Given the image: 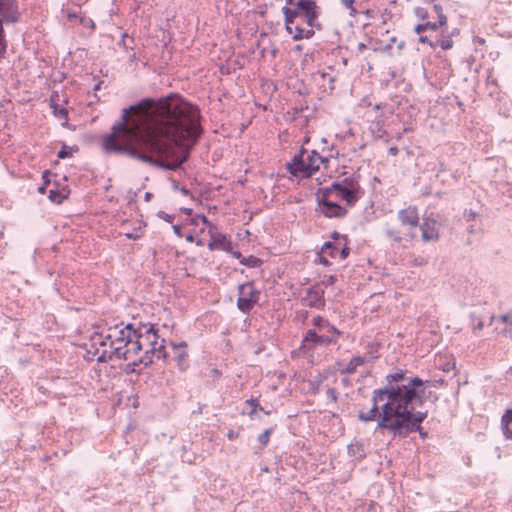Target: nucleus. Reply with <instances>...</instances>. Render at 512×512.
Masks as SVG:
<instances>
[{"label": "nucleus", "instance_id": "obj_56", "mask_svg": "<svg viewBox=\"0 0 512 512\" xmlns=\"http://www.w3.org/2000/svg\"><path fill=\"white\" fill-rule=\"evenodd\" d=\"M510 319H511V316L509 314H505V315L501 316V321L502 322L507 323V322H509Z\"/></svg>", "mask_w": 512, "mask_h": 512}, {"label": "nucleus", "instance_id": "obj_35", "mask_svg": "<svg viewBox=\"0 0 512 512\" xmlns=\"http://www.w3.org/2000/svg\"><path fill=\"white\" fill-rule=\"evenodd\" d=\"M48 198L52 201V202H55V203H61L62 200L64 199V196L61 195L58 190H55V189H51L49 191V194H48Z\"/></svg>", "mask_w": 512, "mask_h": 512}, {"label": "nucleus", "instance_id": "obj_59", "mask_svg": "<svg viewBox=\"0 0 512 512\" xmlns=\"http://www.w3.org/2000/svg\"><path fill=\"white\" fill-rule=\"evenodd\" d=\"M180 210L183 213H185L186 215H191V213H192V209L191 208H181Z\"/></svg>", "mask_w": 512, "mask_h": 512}, {"label": "nucleus", "instance_id": "obj_39", "mask_svg": "<svg viewBox=\"0 0 512 512\" xmlns=\"http://www.w3.org/2000/svg\"><path fill=\"white\" fill-rule=\"evenodd\" d=\"M415 15L421 20H426L428 18L427 10L422 7L415 8Z\"/></svg>", "mask_w": 512, "mask_h": 512}, {"label": "nucleus", "instance_id": "obj_51", "mask_svg": "<svg viewBox=\"0 0 512 512\" xmlns=\"http://www.w3.org/2000/svg\"><path fill=\"white\" fill-rule=\"evenodd\" d=\"M399 150L396 146H392L389 148V154L396 156L398 154Z\"/></svg>", "mask_w": 512, "mask_h": 512}, {"label": "nucleus", "instance_id": "obj_22", "mask_svg": "<svg viewBox=\"0 0 512 512\" xmlns=\"http://www.w3.org/2000/svg\"><path fill=\"white\" fill-rule=\"evenodd\" d=\"M333 184H338V186H340L341 188L349 189L351 195L353 196H359L361 187L359 185L357 177L355 176L345 177L341 181L334 182Z\"/></svg>", "mask_w": 512, "mask_h": 512}, {"label": "nucleus", "instance_id": "obj_54", "mask_svg": "<svg viewBox=\"0 0 512 512\" xmlns=\"http://www.w3.org/2000/svg\"><path fill=\"white\" fill-rule=\"evenodd\" d=\"M211 374H212L213 377H220L221 376V372L218 369H212L211 370Z\"/></svg>", "mask_w": 512, "mask_h": 512}, {"label": "nucleus", "instance_id": "obj_45", "mask_svg": "<svg viewBox=\"0 0 512 512\" xmlns=\"http://www.w3.org/2000/svg\"><path fill=\"white\" fill-rule=\"evenodd\" d=\"M476 215H477L476 212H474L473 210H465V212H464V218L467 221H471V220L475 219Z\"/></svg>", "mask_w": 512, "mask_h": 512}, {"label": "nucleus", "instance_id": "obj_41", "mask_svg": "<svg viewBox=\"0 0 512 512\" xmlns=\"http://www.w3.org/2000/svg\"><path fill=\"white\" fill-rule=\"evenodd\" d=\"M326 394L333 402H337L338 393L334 388H328Z\"/></svg>", "mask_w": 512, "mask_h": 512}, {"label": "nucleus", "instance_id": "obj_15", "mask_svg": "<svg viewBox=\"0 0 512 512\" xmlns=\"http://www.w3.org/2000/svg\"><path fill=\"white\" fill-rule=\"evenodd\" d=\"M324 162H328V160L324 159L317 151H311V153L306 157V159H304L305 166L303 171V177H311L316 171L319 170L320 164Z\"/></svg>", "mask_w": 512, "mask_h": 512}, {"label": "nucleus", "instance_id": "obj_63", "mask_svg": "<svg viewBox=\"0 0 512 512\" xmlns=\"http://www.w3.org/2000/svg\"><path fill=\"white\" fill-rule=\"evenodd\" d=\"M152 197V193L150 192H146L145 195H144V199L145 201H149Z\"/></svg>", "mask_w": 512, "mask_h": 512}, {"label": "nucleus", "instance_id": "obj_25", "mask_svg": "<svg viewBox=\"0 0 512 512\" xmlns=\"http://www.w3.org/2000/svg\"><path fill=\"white\" fill-rule=\"evenodd\" d=\"M58 101H59V95L58 93L54 92L52 93L50 97V106L53 109V113L56 116H59L60 118H64L67 120L68 118V111L65 108H59L58 107Z\"/></svg>", "mask_w": 512, "mask_h": 512}, {"label": "nucleus", "instance_id": "obj_46", "mask_svg": "<svg viewBox=\"0 0 512 512\" xmlns=\"http://www.w3.org/2000/svg\"><path fill=\"white\" fill-rule=\"evenodd\" d=\"M80 22H81L82 24H84L85 26H87V27L89 26V27H91V28H94V26H95V24H94L93 20H92V19H90V18H84V17H82V18H80Z\"/></svg>", "mask_w": 512, "mask_h": 512}, {"label": "nucleus", "instance_id": "obj_5", "mask_svg": "<svg viewBox=\"0 0 512 512\" xmlns=\"http://www.w3.org/2000/svg\"><path fill=\"white\" fill-rule=\"evenodd\" d=\"M281 12L284 16V25L287 33H291L292 24L297 18H303L305 23L317 30L321 25L317 22L320 15V8L316 0H297L293 7L283 6Z\"/></svg>", "mask_w": 512, "mask_h": 512}, {"label": "nucleus", "instance_id": "obj_1", "mask_svg": "<svg viewBox=\"0 0 512 512\" xmlns=\"http://www.w3.org/2000/svg\"><path fill=\"white\" fill-rule=\"evenodd\" d=\"M200 120V109L179 94L143 98L122 109L103 146L107 152L175 171L188 160L203 132Z\"/></svg>", "mask_w": 512, "mask_h": 512}, {"label": "nucleus", "instance_id": "obj_31", "mask_svg": "<svg viewBox=\"0 0 512 512\" xmlns=\"http://www.w3.org/2000/svg\"><path fill=\"white\" fill-rule=\"evenodd\" d=\"M433 10L435 12V14L437 15L438 17V22H439V25L441 26V28L443 27H446V24H447V17L446 15L443 13V8L440 4H434L433 5Z\"/></svg>", "mask_w": 512, "mask_h": 512}, {"label": "nucleus", "instance_id": "obj_48", "mask_svg": "<svg viewBox=\"0 0 512 512\" xmlns=\"http://www.w3.org/2000/svg\"><path fill=\"white\" fill-rule=\"evenodd\" d=\"M198 217L201 219L203 224L212 227V224L209 222L208 218L205 215H198Z\"/></svg>", "mask_w": 512, "mask_h": 512}, {"label": "nucleus", "instance_id": "obj_33", "mask_svg": "<svg viewBox=\"0 0 512 512\" xmlns=\"http://www.w3.org/2000/svg\"><path fill=\"white\" fill-rule=\"evenodd\" d=\"M272 432H273V428H269V429H266L261 434H259L258 441L262 444L263 447L267 446Z\"/></svg>", "mask_w": 512, "mask_h": 512}, {"label": "nucleus", "instance_id": "obj_18", "mask_svg": "<svg viewBox=\"0 0 512 512\" xmlns=\"http://www.w3.org/2000/svg\"><path fill=\"white\" fill-rule=\"evenodd\" d=\"M305 152L306 150L304 148H301L300 151L296 155H294L291 162L287 163L286 168L291 175H301L303 177V171L305 166L303 156Z\"/></svg>", "mask_w": 512, "mask_h": 512}, {"label": "nucleus", "instance_id": "obj_42", "mask_svg": "<svg viewBox=\"0 0 512 512\" xmlns=\"http://www.w3.org/2000/svg\"><path fill=\"white\" fill-rule=\"evenodd\" d=\"M62 13H66V16H67L69 21H72V20H75V19H79L80 20V18H81L78 15L77 12H72V11H69V10L62 9Z\"/></svg>", "mask_w": 512, "mask_h": 512}, {"label": "nucleus", "instance_id": "obj_53", "mask_svg": "<svg viewBox=\"0 0 512 512\" xmlns=\"http://www.w3.org/2000/svg\"><path fill=\"white\" fill-rule=\"evenodd\" d=\"M319 261H320V263H321V264H323V265H325V266L329 265V261H328V260H327V258H326V257H324V256H320V257H319Z\"/></svg>", "mask_w": 512, "mask_h": 512}, {"label": "nucleus", "instance_id": "obj_3", "mask_svg": "<svg viewBox=\"0 0 512 512\" xmlns=\"http://www.w3.org/2000/svg\"><path fill=\"white\" fill-rule=\"evenodd\" d=\"M386 385L382 388L374 389L372 392V407L368 411H359L358 420L364 423L375 421L378 415V402L390 401V393L394 390L400 397L405 390L412 389L416 395L424 394L426 391V384L430 381H424L418 376H407V371L398 370L394 373L387 374L385 377Z\"/></svg>", "mask_w": 512, "mask_h": 512}, {"label": "nucleus", "instance_id": "obj_13", "mask_svg": "<svg viewBox=\"0 0 512 512\" xmlns=\"http://www.w3.org/2000/svg\"><path fill=\"white\" fill-rule=\"evenodd\" d=\"M20 13L17 0H0V20L6 23L19 21Z\"/></svg>", "mask_w": 512, "mask_h": 512}, {"label": "nucleus", "instance_id": "obj_24", "mask_svg": "<svg viewBox=\"0 0 512 512\" xmlns=\"http://www.w3.org/2000/svg\"><path fill=\"white\" fill-rule=\"evenodd\" d=\"M501 428L505 438L512 440V409L506 410L502 416Z\"/></svg>", "mask_w": 512, "mask_h": 512}, {"label": "nucleus", "instance_id": "obj_47", "mask_svg": "<svg viewBox=\"0 0 512 512\" xmlns=\"http://www.w3.org/2000/svg\"><path fill=\"white\" fill-rule=\"evenodd\" d=\"M172 229H173L174 234H175L177 237H179V238H181V237H182L181 226H179V225H173V226H172Z\"/></svg>", "mask_w": 512, "mask_h": 512}, {"label": "nucleus", "instance_id": "obj_23", "mask_svg": "<svg viewBox=\"0 0 512 512\" xmlns=\"http://www.w3.org/2000/svg\"><path fill=\"white\" fill-rule=\"evenodd\" d=\"M365 363V358L362 356H354L350 359L347 365L344 368H340L339 372L341 375H350L354 374L357 370L358 366H361Z\"/></svg>", "mask_w": 512, "mask_h": 512}, {"label": "nucleus", "instance_id": "obj_61", "mask_svg": "<svg viewBox=\"0 0 512 512\" xmlns=\"http://www.w3.org/2000/svg\"><path fill=\"white\" fill-rule=\"evenodd\" d=\"M172 346L174 348L185 347L186 346V342L182 341L179 344H172Z\"/></svg>", "mask_w": 512, "mask_h": 512}, {"label": "nucleus", "instance_id": "obj_17", "mask_svg": "<svg viewBox=\"0 0 512 512\" xmlns=\"http://www.w3.org/2000/svg\"><path fill=\"white\" fill-rule=\"evenodd\" d=\"M422 232V240L425 242L436 241L439 239V231L437 228V221L431 218L423 220L419 225Z\"/></svg>", "mask_w": 512, "mask_h": 512}, {"label": "nucleus", "instance_id": "obj_19", "mask_svg": "<svg viewBox=\"0 0 512 512\" xmlns=\"http://www.w3.org/2000/svg\"><path fill=\"white\" fill-rule=\"evenodd\" d=\"M312 323L319 330H325L327 333H330V336H334L336 338V336L342 335V332L338 328L320 315L315 316Z\"/></svg>", "mask_w": 512, "mask_h": 512}, {"label": "nucleus", "instance_id": "obj_32", "mask_svg": "<svg viewBox=\"0 0 512 512\" xmlns=\"http://www.w3.org/2000/svg\"><path fill=\"white\" fill-rule=\"evenodd\" d=\"M435 45L440 46L442 50H449L453 47V41L450 37H443Z\"/></svg>", "mask_w": 512, "mask_h": 512}, {"label": "nucleus", "instance_id": "obj_38", "mask_svg": "<svg viewBox=\"0 0 512 512\" xmlns=\"http://www.w3.org/2000/svg\"><path fill=\"white\" fill-rule=\"evenodd\" d=\"M157 217L161 220L171 223V222H173L175 215L168 214L165 211H158Z\"/></svg>", "mask_w": 512, "mask_h": 512}, {"label": "nucleus", "instance_id": "obj_16", "mask_svg": "<svg viewBox=\"0 0 512 512\" xmlns=\"http://www.w3.org/2000/svg\"><path fill=\"white\" fill-rule=\"evenodd\" d=\"M342 240L344 241V245L342 248H339V243L327 241L323 244L321 251H328L330 257L335 258L337 256L340 259H346L350 253V248L347 246V236H342Z\"/></svg>", "mask_w": 512, "mask_h": 512}, {"label": "nucleus", "instance_id": "obj_40", "mask_svg": "<svg viewBox=\"0 0 512 512\" xmlns=\"http://www.w3.org/2000/svg\"><path fill=\"white\" fill-rule=\"evenodd\" d=\"M187 353L186 352H180L177 356H176V360L178 362V366L181 370H184L185 367L183 366V363L184 361L186 360L187 358Z\"/></svg>", "mask_w": 512, "mask_h": 512}, {"label": "nucleus", "instance_id": "obj_7", "mask_svg": "<svg viewBox=\"0 0 512 512\" xmlns=\"http://www.w3.org/2000/svg\"><path fill=\"white\" fill-rule=\"evenodd\" d=\"M316 200L321 213L328 218H344L348 213L346 207L332 198L328 189L319 188L316 192Z\"/></svg>", "mask_w": 512, "mask_h": 512}, {"label": "nucleus", "instance_id": "obj_34", "mask_svg": "<svg viewBox=\"0 0 512 512\" xmlns=\"http://www.w3.org/2000/svg\"><path fill=\"white\" fill-rule=\"evenodd\" d=\"M72 150L73 148L70 146H67L66 144H63L61 149L57 153V157L60 159H65L67 157L72 156Z\"/></svg>", "mask_w": 512, "mask_h": 512}, {"label": "nucleus", "instance_id": "obj_30", "mask_svg": "<svg viewBox=\"0 0 512 512\" xmlns=\"http://www.w3.org/2000/svg\"><path fill=\"white\" fill-rule=\"evenodd\" d=\"M222 237L226 236L221 233L211 234V241L208 243V249L211 251L219 250L221 246L220 244L222 241Z\"/></svg>", "mask_w": 512, "mask_h": 512}, {"label": "nucleus", "instance_id": "obj_2", "mask_svg": "<svg viewBox=\"0 0 512 512\" xmlns=\"http://www.w3.org/2000/svg\"><path fill=\"white\" fill-rule=\"evenodd\" d=\"M397 392L393 390L390 393V401L378 406L376 428L388 430L393 436L404 438L418 430L414 418V405L422 406L432 393L416 395L414 390L408 389L400 397Z\"/></svg>", "mask_w": 512, "mask_h": 512}, {"label": "nucleus", "instance_id": "obj_57", "mask_svg": "<svg viewBox=\"0 0 512 512\" xmlns=\"http://www.w3.org/2000/svg\"><path fill=\"white\" fill-rule=\"evenodd\" d=\"M295 3H296L295 0H285L284 6L293 7L295 5Z\"/></svg>", "mask_w": 512, "mask_h": 512}, {"label": "nucleus", "instance_id": "obj_4", "mask_svg": "<svg viewBox=\"0 0 512 512\" xmlns=\"http://www.w3.org/2000/svg\"><path fill=\"white\" fill-rule=\"evenodd\" d=\"M135 337L141 341V350L143 351V354L137 359L139 363L148 366L153 363L154 357L157 359L167 358L164 339L159 341V335L152 324L138 323Z\"/></svg>", "mask_w": 512, "mask_h": 512}, {"label": "nucleus", "instance_id": "obj_27", "mask_svg": "<svg viewBox=\"0 0 512 512\" xmlns=\"http://www.w3.org/2000/svg\"><path fill=\"white\" fill-rule=\"evenodd\" d=\"M406 231L403 232L397 228L387 226L385 228V235L388 239L395 243H400L404 237H407Z\"/></svg>", "mask_w": 512, "mask_h": 512}, {"label": "nucleus", "instance_id": "obj_29", "mask_svg": "<svg viewBox=\"0 0 512 512\" xmlns=\"http://www.w3.org/2000/svg\"><path fill=\"white\" fill-rule=\"evenodd\" d=\"M240 263L244 266H247L249 268H257L260 267L262 264V260L258 257H255L253 255H250L248 257H243L240 260Z\"/></svg>", "mask_w": 512, "mask_h": 512}, {"label": "nucleus", "instance_id": "obj_37", "mask_svg": "<svg viewBox=\"0 0 512 512\" xmlns=\"http://www.w3.org/2000/svg\"><path fill=\"white\" fill-rule=\"evenodd\" d=\"M222 241H221V246H220V249L219 250H223V251H231L232 250V247H233V244H232V241L230 239H228L227 237H222L221 238Z\"/></svg>", "mask_w": 512, "mask_h": 512}, {"label": "nucleus", "instance_id": "obj_14", "mask_svg": "<svg viewBox=\"0 0 512 512\" xmlns=\"http://www.w3.org/2000/svg\"><path fill=\"white\" fill-rule=\"evenodd\" d=\"M322 188L328 189L332 198L335 199L338 203L340 200L345 201L346 206L348 207L354 206L359 199V196L351 195L349 189L341 188L338 186V184H331L328 187Z\"/></svg>", "mask_w": 512, "mask_h": 512}, {"label": "nucleus", "instance_id": "obj_9", "mask_svg": "<svg viewBox=\"0 0 512 512\" xmlns=\"http://www.w3.org/2000/svg\"><path fill=\"white\" fill-rule=\"evenodd\" d=\"M117 347L118 346L115 345V341L112 340L111 334L103 335L102 333L95 331L90 336V342L87 351L88 353H91L98 362H107L110 359H102L99 358V356H101V353L104 350L108 352L109 350H114Z\"/></svg>", "mask_w": 512, "mask_h": 512}, {"label": "nucleus", "instance_id": "obj_52", "mask_svg": "<svg viewBox=\"0 0 512 512\" xmlns=\"http://www.w3.org/2000/svg\"><path fill=\"white\" fill-rule=\"evenodd\" d=\"M232 255H233L234 258L239 259V260H241L243 258L241 252L238 251V250L233 251Z\"/></svg>", "mask_w": 512, "mask_h": 512}, {"label": "nucleus", "instance_id": "obj_6", "mask_svg": "<svg viewBox=\"0 0 512 512\" xmlns=\"http://www.w3.org/2000/svg\"><path fill=\"white\" fill-rule=\"evenodd\" d=\"M142 352L141 350V341H138L136 337H132L131 341L127 342V345L125 346H119L115 348L114 350H109L106 352L104 350L101 353V356L99 358L102 359H119V360H126L131 361L133 365L140 364L137 359L138 355Z\"/></svg>", "mask_w": 512, "mask_h": 512}, {"label": "nucleus", "instance_id": "obj_10", "mask_svg": "<svg viewBox=\"0 0 512 512\" xmlns=\"http://www.w3.org/2000/svg\"><path fill=\"white\" fill-rule=\"evenodd\" d=\"M397 218L402 227L406 230V236L410 239L414 237L413 230L419 226V215L416 206L410 205L398 211Z\"/></svg>", "mask_w": 512, "mask_h": 512}, {"label": "nucleus", "instance_id": "obj_8", "mask_svg": "<svg viewBox=\"0 0 512 512\" xmlns=\"http://www.w3.org/2000/svg\"><path fill=\"white\" fill-rule=\"evenodd\" d=\"M260 291L252 282H245L238 286L237 308L242 313H248L257 304Z\"/></svg>", "mask_w": 512, "mask_h": 512}, {"label": "nucleus", "instance_id": "obj_21", "mask_svg": "<svg viewBox=\"0 0 512 512\" xmlns=\"http://www.w3.org/2000/svg\"><path fill=\"white\" fill-rule=\"evenodd\" d=\"M290 31H291V33H288V34L291 35V37L294 41H299L302 39H310L315 34L314 28L310 27V29H307V30L303 29L299 24H296V21L294 22V24H292Z\"/></svg>", "mask_w": 512, "mask_h": 512}, {"label": "nucleus", "instance_id": "obj_26", "mask_svg": "<svg viewBox=\"0 0 512 512\" xmlns=\"http://www.w3.org/2000/svg\"><path fill=\"white\" fill-rule=\"evenodd\" d=\"M246 404L250 406V411L248 412V416L250 418H254V415L258 412V411H261L263 412L264 414L266 415H270L271 414V411L270 410H266L264 407H262L260 404H259V400L258 398H254V397H251L250 399L246 400Z\"/></svg>", "mask_w": 512, "mask_h": 512}, {"label": "nucleus", "instance_id": "obj_28", "mask_svg": "<svg viewBox=\"0 0 512 512\" xmlns=\"http://www.w3.org/2000/svg\"><path fill=\"white\" fill-rule=\"evenodd\" d=\"M439 27V22L426 21L425 23L417 24L414 27V31L417 34H421L427 30L436 31Z\"/></svg>", "mask_w": 512, "mask_h": 512}, {"label": "nucleus", "instance_id": "obj_44", "mask_svg": "<svg viewBox=\"0 0 512 512\" xmlns=\"http://www.w3.org/2000/svg\"><path fill=\"white\" fill-rule=\"evenodd\" d=\"M427 263L426 259L424 257L418 256L415 257L412 261V264L414 266H423Z\"/></svg>", "mask_w": 512, "mask_h": 512}, {"label": "nucleus", "instance_id": "obj_12", "mask_svg": "<svg viewBox=\"0 0 512 512\" xmlns=\"http://www.w3.org/2000/svg\"><path fill=\"white\" fill-rule=\"evenodd\" d=\"M302 303L310 308L323 309L325 306L324 290L319 285L310 286L306 290Z\"/></svg>", "mask_w": 512, "mask_h": 512}, {"label": "nucleus", "instance_id": "obj_55", "mask_svg": "<svg viewBox=\"0 0 512 512\" xmlns=\"http://www.w3.org/2000/svg\"><path fill=\"white\" fill-rule=\"evenodd\" d=\"M331 238L337 241V240H340V238H342V237L340 236V234L338 232L334 231L331 234Z\"/></svg>", "mask_w": 512, "mask_h": 512}, {"label": "nucleus", "instance_id": "obj_20", "mask_svg": "<svg viewBox=\"0 0 512 512\" xmlns=\"http://www.w3.org/2000/svg\"><path fill=\"white\" fill-rule=\"evenodd\" d=\"M137 333V325L128 323L118 332V337L115 338L116 343H123V346L127 345V342L131 341L132 337H135Z\"/></svg>", "mask_w": 512, "mask_h": 512}, {"label": "nucleus", "instance_id": "obj_49", "mask_svg": "<svg viewBox=\"0 0 512 512\" xmlns=\"http://www.w3.org/2000/svg\"><path fill=\"white\" fill-rule=\"evenodd\" d=\"M342 4L346 7V8H351L352 10H354L352 8V5L354 3V0H341Z\"/></svg>", "mask_w": 512, "mask_h": 512}, {"label": "nucleus", "instance_id": "obj_60", "mask_svg": "<svg viewBox=\"0 0 512 512\" xmlns=\"http://www.w3.org/2000/svg\"><path fill=\"white\" fill-rule=\"evenodd\" d=\"M179 190L184 196H187L189 194V190L185 187H181L179 188Z\"/></svg>", "mask_w": 512, "mask_h": 512}, {"label": "nucleus", "instance_id": "obj_50", "mask_svg": "<svg viewBox=\"0 0 512 512\" xmlns=\"http://www.w3.org/2000/svg\"><path fill=\"white\" fill-rule=\"evenodd\" d=\"M416 432L419 433V436L422 438V439H426L428 437V433L423 431L421 425H419V430H416Z\"/></svg>", "mask_w": 512, "mask_h": 512}, {"label": "nucleus", "instance_id": "obj_43", "mask_svg": "<svg viewBox=\"0 0 512 512\" xmlns=\"http://www.w3.org/2000/svg\"><path fill=\"white\" fill-rule=\"evenodd\" d=\"M419 35H420V36H419V38H418V41H419L420 43L428 44V45H429L430 47H432V48H435V47H436L435 43H433V42H432V41H431L427 36H423V35H421V34H419Z\"/></svg>", "mask_w": 512, "mask_h": 512}, {"label": "nucleus", "instance_id": "obj_11", "mask_svg": "<svg viewBox=\"0 0 512 512\" xmlns=\"http://www.w3.org/2000/svg\"><path fill=\"white\" fill-rule=\"evenodd\" d=\"M337 338L328 335H319L315 330H308L301 342V349H311L313 346L336 345Z\"/></svg>", "mask_w": 512, "mask_h": 512}, {"label": "nucleus", "instance_id": "obj_36", "mask_svg": "<svg viewBox=\"0 0 512 512\" xmlns=\"http://www.w3.org/2000/svg\"><path fill=\"white\" fill-rule=\"evenodd\" d=\"M428 417V411H415L414 410V418L415 422L417 424V427L419 428V425L422 424V422Z\"/></svg>", "mask_w": 512, "mask_h": 512}, {"label": "nucleus", "instance_id": "obj_64", "mask_svg": "<svg viewBox=\"0 0 512 512\" xmlns=\"http://www.w3.org/2000/svg\"><path fill=\"white\" fill-rule=\"evenodd\" d=\"M236 436H237V434H234V432H233V431H230V432L228 433V438H229L230 440H233Z\"/></svg>", "mask_w": 512, "mask_h": 512}, {"label": "nucleus", "instance_id": "obj_62", "mask_svg": "<svg viewBox=\"0 0 512 512\" xmlns=\"http://www.w3.org/2000/svg\"><path fill=\"white\" fill-rule=\"evenodd\" d=\"M186 241L187 242H193L194 241V236L192 234H188L186 237H185Z\"/></svg>", "mask_w": 512, "mask_h": 512}, {"label": "nucleus", "instance_id": "obj_58", "mask_svg": "<svg viewBox=\"0 0 512 512\" xmlns=\"http://www.w3.org/2000/svg\"><path fill=\"white\" fill-rule=\"evenodd\" d=\"M483 321H479L475 326H474V331L475 330H481L483 328Z\"/></svg>", "mask_w": 512, "mask_h": 512}]
</instances>
